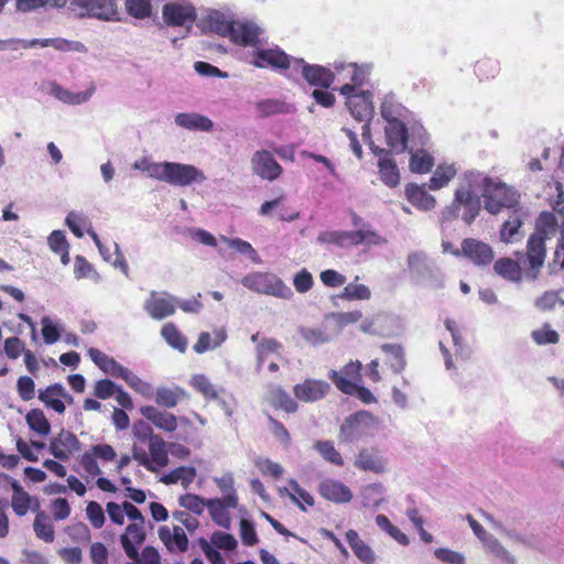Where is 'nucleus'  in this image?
<instances>
[{
	"mask_svg": "<svg viewBox=\"0 0 564 564\" xmlns=\"http://www.w3.org/2000/svg\"><path fill=\"white\" fill-rule=\"evenodd\" d=\"M380 112L387 122L384 128L387 144L393 151L397 153L405 152L409 141L413 144L426 143L427 133L424 127L409 109L397 100L394 94L384 95Z\"/></svg>",
	"mask_w": 564,
	"mask_h": 564,
	"instance_id": "obj_1",
	"label": "nucleus"
},
{
	"mask_svg": "<svg viewBox=\"0 0 564 564\" xmlns=\"http://www.w3.org/2000/svg\"><path fill=\"white\" fill-rule=\"evenodd\" d=\"M204 32H213L240 46H256L264 31L254 22L235 21L228 13L209 9L199 20Z\"/></svg>",
	"mask_w": 564,
	"mask_h": 564,
	"instance_id": "obj_2",
	"label": "nucleus"
},
{
	"mask_svg": "<svg viewBox=\"0 0 564 564\" xmlns=\"http://www.w3.org/2000/svg\"><path fill=\"white\" fill-rule=\"evenodd\" d=\"M480 180H482V173L474 171L464 173L455 191L453 203L441 213L442 223L452 221L460 216L467 225H470L476 219L481 209V200L476 193L481 188Z\"/></svg>",
	"mask_w": 564,
	"mask_h": 564,
	"instance_id": "obj_3",
	"label": "nucleus"
},
{
	"mask_svg": "<svg viewBox=\"0 0 564 564\" xmlns=\"http://www.w3.org/2000/svg\"><path fill=\"white\" fill-rule=\"evenodd\" d=\"M132 169L147 173L153 180L176 187H186L206 181L204 172L195 165L167 161L152 162L147 156L134 161Z\"/></svg>",
	"mask_w": 564,
	"mask_h": 564,
	"instance_id": "obj_4",
	"label": "nucleus"
},
{
	"mask_svg": "<svg viewBox=\"0 0 564 564\" xmlns=\"http://www.w3.org/2000/svg\"><path fill=\"white\" fill-rule=\"evenodd\" d=\"M556 217L549 212L540 214L536 220L535 232L532 234L527 243V259L529 264V276L532 280L538 278L540 268L545 260V240L556 232Z\"/></svg>",
	"mask_w": 564,
	"mask_h": 564,
	"instance_id": "obj_5",
	"label": "nucleus"
},
{
	"mask_svg": "<svg viewBox=\"0 0 564 564\" xmlns=\"http://www.w3.org/2000/svg\"><path fill=\"white\" fill-rule=\"evenodd\" d=\"M480 184L484 207L489 214L497 215L503 209L517 208L520 195L516 189L484 174Z\"/></svg>",
	"mask_w": 564,
	"mask_h": 564,
	"instance_id": "obj_6",
	"label": "nucleus"
},
{
	"mask_svg": "<svg viewBox=\"0 0 564 564\" xmlns=\"http://www.w3.org/2000/svg\"><path fill=\"white\" fill-rule=\"evenodd\" d=\"M406 263L410 279L414 284L435 290L444 288L442 270L426 253L413 251L409 253Z\"/></svg>",
	"mask_w": 564,
	"mask_h": 564,
	"instance_id": "obj_7",
	"label": "nucleus"
},
{
	"mask_svg": "<svg viewBox=\"0 0 564 564\" xmlns=\"http://www.w3.org/2000/svg\"><path fill=\"white\" fill-rule=\"evenodd\" d=\"M262 35H260V43L256 46H250L252 52L243 57L245 61L259 68L270 66L284 72L288 77L294 78L293 64L296 58L288 55L278 46L273 48H262Z\"/></svg>",
	"mask_w": 564,
	"mask_h": 564,
	"instance_id": "obj_8",
	"label": "nucleus"
},
{
	"mask_svg": "<svg viewBox=\"0 0 564 564\" xmlns=\"http://www.w3.org/2000/svg\"><path fill=\"white\" fill-rule=\"evenodd\" d=\"M241 283L248 290L274 296L282 300L293 297L292 289L286 285L276 274L271 272H251L245 275Z\"/></svg>",
	"mask_w": 564,
	"mask_h": 564,
	"instance_id": "obj_9",
	"label": "nucleus"
},
{
	"mask_svg": "<svg viewBox=\"0 0 564 564\" xmlns=\"http://www.w3.org/2000/svg\"><path fill=\"white\" fill-rule=\"evenodd\" d=\"M68 9L77 18L119 21L118 0H67Z\"/></svg>",
	"mask_w": 564,
	"mask_h": 564,
	"instance_id": "obj_10",
	"label": "nucleus"
},
{
	"mask_svg": "<svg viewBox=\"0 0 564 564\" xmlns=\"http://www.w3.org/2000/svg\"><path fill=\"white\" fill-rule=\"evenodd\" d=\"M164 23L171 28H180L182 37H186L197 19L195 7L186 0L165 3L162 8Z\"/></svg>",
	"mask_w": 564,
	"mask_h": 564,
	"instance_id": "obj_11",
	"label": "nucleus"
},
{
	"mask_svg": "<svg viewBox=\"0 0 564 564\" xmlns=\"http://www.w3.org/2000/svg\"><path fill=\"white\" fill-rule=\"evenodd\" d=\"M340 94L347 97L346 106L350 115L360 122H371L375 115L372 94L370 91H359L349 84H345L339 89Z\"/></svg>",
	"mask_w": 564,
	"mask_h": 564,
	"instance_id": "obj_12",
	"label": "nucleus"
},
{
	"mask_svg": "<svg viewBox=\"0 0 564 564\" xmlns=\"http://www.w3.org/2000/svg\"><path fill=\"white\" fill-rule=\"evenodd\" d=\"M376 423V417L368 411H358L345 419L340 426L339 440L354 443L367 434V429Z\"/></svg>",
	"mask_w": 564,
	"mask_h": 564,
	"instance_id": "obj_13",
	"label": "nucleus"
},
{
	"mask_svg": "<svg viewBox=\"0 0 564 564\" xmlns=\"http://www.w3.org/2000/svg\"><path fill=\"white\" fill-rule=\"evenodd\" d=\"M294 78L301 75L311 86L328 88L335 80V73L321 65L307 64L299 58L293 64Z\"/></svg>",
	"mask_w": 564,
	"mask_h": 564,
	"instance_id": "obj_14",
	"label": "nucleus"
},
{
	"mask_svg": "<svg viewBox=\"0 0 564 564\" xmlns=\"http://www.w3.org/2000/svg\"><path fill=\"white\" fill-rule=\"evenodd\" d=\"M251 171L265 181H275L283 172L282 166L269 150H257L250 160Z\"/></svg>",
	"mask_w": 564,
	"mask_h": 564,
	"instance_id": "obj_15",
	"label": "nucleus"
},
{
	"mask_svg": "<svg viewBox=\"0 0 564 564\" xmlns=\"http://www.w3.org/2000/svg\"><path fill=\"white\" fill-rule=\"evenodd\" d=\"M97 90V86L94 82L89 83L87 88L83 91H70L56 82L48 83L47 93L57 99L58 101L68 106H79L87 104Z\"/></svg>",
	"mask_w": 564,
	"mask_h": 564,
	"instance_id": "obj_16",
	"label": "nucleus"
},
{
	"mask_svg": "<svg viewBox=\"0 0 564 564\" xmlns=\"http://www.w3.org/2000/svg\"><path fill=\"white\" fill-rule=\"evenodd\" d=\"M176 297L166 292L152 291L145 300L143 308L153 319H164L175 313Z\"/></svg>",
	"mask_w": 564,
	"mask_h": 564,
	"instance_id": "obj_17",
	"label": "nucleus"
},
{
	"mask_svg": "<svg viewBox=\"0 0 564 564\" xmlns=\"http://www.w3.org/2000/svg\"><path fill=\"white\" fill-rule=\"evenodd\" d=\"M453 254L465 256L476 265L489 264L494 259L491 247L477 239L466 238L462 241V250L453 251Z\"/></svg>",
	"mask_w": 564,
	"mask_h": 564,
	"instance_id": "obj_18",
	"label": "nucleus"
},
{
	"mask_svg": "<svg viewBox=\"0 0 564 564\" xmlns=\"http://www.w3.org/2000/svg\"><path fill=\"white\" fill-rule=\"evenodd\" d=\"M80 443L75 434L62 430L50 442L48 451L57 459L66 462L74 452L79 451Z\"/></svg>",
	"mask_w": 564,
	"mask_h": 564,
	"instance_id": "obj_19",
	"label": "nucleus"
},
{
	"mask_svg": "<svg viewBox=\"0 0 564 564\" xmlns=\"http://www.w3.org/2000/svg\"><path fill=\"white\" fill-rule=\"evenodd\" d=\"M328 378L335 384V387L343 393L355 395L365 404L376 403L377 399L373 393L362 386H359L346 378H344L337 370H330Z\"/></svg>",
	"mask_w": 564,
	"mask_h": 564,
	"instance_id": "obj_20",
	"label": "nucleus"
},
{
	"mask_svg": "<svg viewBox=\"0 0 564 564\" xmlns=\"http://www.w3.org/2000/svg\"><path fill=\"white\" fill-rule=\"evenodd\" d=\"M330 390L329 383L323 380L306 379L295 384L293 393L296 399L303 402H315L323 399Z\"/></svg>",
	"mask_w": 564,
	"mask_h": 564,
	"instance_id": "obj_21",
	"label": "nucleus"
},
{
	"mask_svg": "<svg viewBox=\"0 0 564 564\" xmlns=\"http://www.w3.org/2000/svg\"><path fill=\"white\" fill-rule=\"evenodd\" d=\"M354 466L362 471L383 474L387 471V459L377 449L362 448L356 455Z\"/></svg>",
	"mask_w": 564,
	"mask_h": 564,
	"instance_id": "obj_22",
	"label": "nucleus"
},
{
	"mask_svg": "<svg viewBox=\"0 0 564 564\" xmlns=\"http://www.w3.org/2000/svg\"><path fill=\"white\" fill-rule=\"evenodd\" d=\"M319 495L334 503H347L352 499V492L344 482L335 479H324L318 485Z\"/></svg>",
	"mask_w": 564,
	"mask_h": 564,
	"instance_id": "obj_23",
	"label": "nucleus"
},
{
	"mask_svg": "<svg viewBox=\"0 0 564 564\" xmlns=\"http://www.w3.org/2000/svg\"><path fill=\"white\" fill-rule=\"evenodd\" d=\"M144 523H131L120 536V543L130 560H138L140 546L145 541Z\"/></svg>",
	"mask_w": 564,
	"mask_h": 564,
	"instance_id": "obj_24",
	"label": "nucleus"
},
{
	"mask_svg": "<svg viewBox=\"0 0 564 564\" xmlns=\"http://www.w3.org/2000/svg\"><path fill=\"white\" fill-rule=\"evenodd\" d=\"M518 261L510 258H501L494 264L495 272L503 279L511 282H519L522 279V271L519 262H528L527 256L523 252H516Z\"/></svg>",
	"mask_w": 564,
	"mask_h": 564,
	"instance_id": "obj_25",
	"label": "nucleus"
},
{
	"mask_svg": "<svg viewBox=\"0 0 564 564\" xmlns=\"http://www.w3.org/2000/svg\"><path fill=\"white\" fill-rule=\"evenodd\" d=\"M429 142V140L426 141ZM427 143L425 144H413L412 142H408V149L405 151H409L411 154L410 159V170L413 173L424 174L432 170L434 165V158L423 150Z\"/></svg>",
	"mask_w": 564,
	"mask_h": 564,
	"instance_id": "obj_26",
	"label": "nucleus"
},
{
	"mask_svg": "<svg viewBox=\"0 0 564 564\" xmlns=\"http://www.w3.org/2000/svg\"><path fill=\"white\" fill-rule=\"evenodd\" d=\"M482 518L500 534L510 539L511 541L522 544L528 547L534 546V538L527 536L516 529L508 528L501 520L496 519L492 514L481 511Z\"/></svg>",
	"mask_w": 564,
	"mask_h": 564,
	"instance_id": "obj_27",
	"label": "nucleus"
},
{
	"mask_svg": "<svg viewBox=\"0 0 564 564\" xmlns=\"http://www.w3.org/2000/svg\"><path fill=\"white\" fill-rule=\"evenodd\" d=\"M174 121L176 126L189 131L209 132L214 127L208 117L197 112H180L175 116Z\"/></svg>",
	"mask_w": 564,
	"mask_h": 564,
	"instance_id": "obj_28",
	"label": "nucleus"
},
{
	"mask_svg": "<svg viewBox=\"0 0 564 564\" xmlns=\"http://www.w3.org/2000/svg\"><path fill=\"white\" fill-rule=\"evenodd\" d=\"M159 538L171 552H185L188 547L187 536L181 527H174L173 532L166 527H161Z\"/></svg>",
	"mask_w": 564,
	"mask_h": 564,
	"instance_id": "obj_29",
	"label": "nucleus"
},
{
	"mask_svg": "<svg viewBox=\"0 0 564 564\" xmlns=\"http://www.w3.org/2000/svg\"><path fill=\"white\" fill-rule=\"evenodd\" d=\"M140 413L158 429L165 432H173L177 427V420L174 414L161 412L152 405L142 406Z\"/></svg>",
	"mask_w": 564,
	"mask_h": 564,
	"instance_id": "obj_30",
	"label": "nucleus"
},
{
	"mask_svg": "<svg viewBox=\"0 0 564 564\" xmlns=\"http://www.w3.org/2000/svg\"><path fill=\"white\" fill-rule=\"evenodd\" d=\"M333 68L336 74H341L344 72L349 73V85H351L355 89L356 86H361L366 80L368 75L370 74V65H357L356 63H344V62H334Z\"/></svg>",
	"mask_w": 564,
	"mask_h": 564,
	"instance_id": "obj_31",
	"label": "nucleus"
},
{
	"mask_svg": "<svg viewBox=\"0 0 564 564\" xmlns=\"http://www.w3.org/2000/svg\"><path fill=\"white\" fill-rule=\"evenodd\" d=\"M346 540L352 550L356 557L364 564H373L376 562V554L372 549L365 543L359 536L358 532L350 529L346 532Z\"/></svg>",
	"mask_w": 564,
	"mask_h": 564,
	"instance_id": "obj_32",
	"label": "nucleus"
},
{
	"mask_svg": "<svg viewBox=\"0 0 564 564\" xmlns=\"http://www.w3.org/2000/svg\"><path fill=\"white\" fill-rule=\"evenodd\" d=\"M88 355L97 367H99L105 373L112 377L120 378L126 369V367L117 362L112 357L97 348H89Z\"/></svg>",
	"mask_w": 564,
	"mask_h": 564,
	"instance_id": "obj_33",
	"label": "nucleus"
},
{
	"mask_svg": "<svg viewBox=\"0 0 564 564\" xmlns=\"http://www.w3.org/2000/svg\"><path fill=\"white\" fill-rule=\"evenodd\" d=\"M227 339V333L224 328L214 329L213 334L203 332L199 334L197 341L193 349L197 354H204L208 350H214L219 347Z\"/></svg>",
	"mask_w": 564,
	"mask_h": 564,
	"instance_id": "obj_34",
	"label": "nucleus"
},
{
	"mask_svg": "<svg viewBox=\"0 0 564 564\" xmlns=\"http://www.w3.org/2000/svg\"><path fill=\"white\" fill-rule=\"evenodd\" d=\"M524 213L521 208H516L512 212V215L502 224L500 229V239L506 243L513 242L518 240L520 236L519 229L522 226V216Z\"/></svg>",
	"mask_w": 564,
	"mask_h": 564,
	"instance_id": "obj_35",
	"label": "nucleus"
},
{
	"mask_svg": "<svg viewBox=\"0 0 564 564\" xmlns=\"http://www.w3.org/2000/svg\"><path fill=\"white\" fill-rule=\"evenodd\" d=\"M405 195L409 202L420 209L431 210L435 207V198L419 185L409 184L405 188Z\"/></svg>",
	"mask_w": 564,
	"mask_h": 564,
	"instance_id": "obj_36",
	"label": "nucleus"
},
{
	"mask_svg": "<svg viewBox=\"0 0 564 564\" xmlns=\"http://www.w3.org/2000/svg\"><path fill=\"white\" fill-rule=\"evenodd\" d=\"M269 401L274 408L281 409L288 413H294L299 408L297 402L279 386L270 388Z\"/></svg>",
	"mask_w": 564,
	"mask_h": 564,
	"instance_id": "obj_37",
	"label": "nucleus"
},
{
	"mask_svg": "<svg viewBox=\"0 0 564 564\" xmlns=\"http://www.w3.org/2000/svg\"><path fill=\"white\" fill-rule=\"evenodd\" d=\"M11 487L13 490L11 500L12 509L17 516L23 517L31 508L33 497H31L17 480L11 482Z\"/></svg>",
	"mask_w": 564,
	"mask_h": 564,
	"instance_id": "obj_38",
	"label": "nucleus"
},
{
	"mask_svg": "<svg viewBox=\"0 0 564 564\" xmlns=\"http://www.w3.org/2000/svg\"><path fill=\"white\" fill-rule=\"evenodd\" d=\"M316 241L321 245H334L339 248L352 247L351 231L326 230L318 234Z\"/></svg>",
	"mask_w": 564,
	"mask_h": 564,
	"instance_id": "obj_39",
	"label": "nucleus"
},
{
	"mask_svg": "<svg viewBox=\"0 0 564 564\" xmlns=\"http://www.w3.org/2000/svg\"><path fill=\"white\" fill-rule=\"evenodd\" d=\"M359 276L356 275L354 281L345 285L343 291L338 294L340 300L345 301H367L371 299L370 289L365 285L357 283Z\"/></svg>",
	"mask_w": 564,
	"mask_h": 564,
	"instance_id": "obj_40",
	"label": "nucleus"
},
{
	"mask_svg": "<svg viewBox=\"0 0 564 564\" xmlns=\"http://www.w3.org/2000/svg\"><path fill=\"white\" fill-rule=\"evenodd\" d=\"M381 350L389 357L388 362L394 373L402 372L406 367L404 349L399 344H383Z\"/></svg>",
	"mask_w": 564,
	"mask_h": 564,
	"instance_id": "obj_41",
	"label": "nucleus"
},
{
	"mask_svg": "<svg viewBox=\"0 0 564 564\" xmlns=\"http://www.w3.org/2000/svg\"><path fill=\"white\" fill-rule=\"evenodd\" d=\"M33 530L35 535L46 543H52L55 539V532L50 517L44 511H37Z\"/></svg>",
	"mask_w": 564,
	"mask_h": 564,
	"instance_id": "obj_42",
	"label": "nucleus"
},
{
	"mask_svg": "<svg viewBox=\"0 0 564 564\" xmlns=\"http://www.w3.org/2000/svg\"><path fill=\"white\" fill-rule=\"evenodd\" d=\"M186 395L185 391L178 387L174 389L160 387L155 392V402L160 406L174 408Z\"/></svg>",
	"mask_w": 564,
	"mask_h": 564,
	"instance_id": "obj_43",
	"label": "nucleus"
},
{
	"mask_svg": "<svg viewBox=\"0 0 564 564\" xmlns=\"http://www.w3.org/2000/svg\"><path fill=\"white\" fill-rule=\"evenodd\" d=\"M196 476V469L194 467H178L170 471L169 474L161 477V481L165 485H172L181 481L184 488H187Z\"/></svg>",
	"mask_w": 564,
	"mask_h": 564,
	"instance_id": "obj_44",
	"label": "nucleus"
},
{
	"mask_svg": "<svg viewBox=\"0 0 564 564\" xmlns=\"http://www.w3.org/2000/svg\"><path fill=\"white\" fill-rule=\"evenodd\" d=\"M384 487L380 482L370 484L361 491V501L365 508H378L383 501Z\"/></svg>",
	"mask_w": 564,
	"mask_h": 564,
	"instance_id": "obj_45",
	"label": "nucleus"
},
{
	"mask_svg": "<svg viewBox=\"0 0 564 564\" xmlns=\"http://www.w3.org/2000/svg\"><path fill=\"white\" fill-rule=\"evenodd\" d=\"M210 518L219 527L229 529L230 528V516L226 509V505L221 499L214 498L207 499V506Z\"/></svg>",
	"mask_w": 564,
	"mask_h": 564,
	"instance_id": "obj_46",
	"label": "nucleus"
},
{
	"mask_svg": "<svg viewBox=\"0 0 564 564\" xmlns=\"http://www.w3.org/2000/svg\"><path fill=\"white\" fill-rule=\"evenodd\" d=\"M29 427L41 436H46L51 432V424L44 412L40 409H32L25 415Z\"/></svg>",
	"mask_w": 564,
	"mask_h": 564,
	"instance_id": "obj_47",
	"label": "nucleus"
},
{
	"mask_svg": "<svg viewBox=\"0 0 564 564\" xmlns=\"http://www.w3.org/2000/svg\"><path fill=\"white\" fill-rule=\"evenodd\" d=\"M381 181L389 187H395L400 183V174L397 163L392 158L378 161Z\"/></svg>",
	"mask_w": 564,
	"mask_h": 564,
	"instance_id": "obj_48",
	"label": "nucleus"
},
{
	"mask_svg": "<svg viewBox=\"0 0 564 564\" xmlns=\"http://www.w3.org/2000/svg\"><path fill=\"white\" fill-rule=\"evenodd\" d=\"M301 337L311 346H318L326 344L332 340L330 334L326 330V327H306L301 326L299 328Z\"/></svg>",
	"mask_w": 564,
	"mask_h": 564,
	"instance_id": "obj_49",
	"label": "nucleus"
},
{
	"mask_svg": "<svg viewBox=\"0 0 564 564\" xmlns=\"http://www.w3.org/2000/svg\"><path fill=\"white\" fill-rule=\"evenodd\" d=\"M164 340L174 349L184 352L187 348L186 337L176 328L173 323H167L161 328Z\"/></svg>",
	"mask_w": 564,
	"mask_h": 564,
	"instance_id": "obj_50",
	"label": "nucleus"
},
{
	"mask_svg": "<svg viewBox=\"0 0 564 564\" xmlns=\"http://www.w3.org/2000/svg\"><path fill=\"white\" fill-rule=\"evenodd\" d=\"M167 444L159 435L151 437L149 442V452L151 455V463L159 467H164L169 464Z\"/></svg>",
	"mask_w": 564,
	"mask_h": 564,
	"instance_id": "obj_51",
	"label": "nucleus"
},
{
	"mask_svg": "<svg viewBox=\"0 0 564 564\" xmlns=\"http://www.w3.org/2000/svg\"><path fill=\"white\" fill-rule=\"evenodd\" d=\"M455 174L456 169L454 165H438L433 176L430 178L429 188L436 191L446 186Z\"/></svg>",
	"mask_w": 564,
	"mask_h": 564,
	"instance_id": "obj_52",
	"label": "nucleus"
},
{
	"mask_svg": "<svg viewBox=\"0 0 564 564\" xmlns=\"http://www.w3.org/2000/svg\"><path fill=\"white\" fill-rule=\"evenodd\" d=\"M191 386L206 400H217L218 390L205 375H195L191 378Z\"/></svg>",
	"mask_w": 564,
	"mask_h": 564,
	"instance_id": "obj_53",
	"label": "nucleus"
},
{
	"mask_svg": "<svg viewBox=\"0 0 564 564\" xmlns=\"http://www.w3.org/2000/svg\"><path fill=\"white\" fill-rule=\"evenodd\" d=\"M313 447L326 462L339 467L344 465V459L340 453L335 448L330 441H316Z\"/></svg>",
	"mask_w": 564,
	"mask_h": 564,
	"instance_id": "obj_54",
	"label": "nucleus"
},
{
	"mask_svg": "<svg viewBox=\"0 0 564 564\" xmlns=\"http://www.w3.org/2000/svg\"><path fill=\"white\" fill-rule=\"evenodd\" d=\"M377 525L384 532H387L392 539H394L401 545H408L410 540L398 527L393 525L384 514H378L376 517Z\"/></svg>",
	"mask_w": 564,
	"mask_h": 564,
	"instance_id": "obj_55",
	"label": "nucleus"
},
{
	"mask_svg": "<svg viewBox=\"0 0 564 564\" xmlns=\"http://www.w3.org/2000/svg\"><path fill=\"white\" fill-rule=\"evenodd\" d=\"M352 246L367 245L379 246L387 242V240L379 236L376 231L369 229H359L351 231Z\"/></svg>",
	"mask_w": 564,
	"mask_h": 564,
	"instance_id": "obj_56",
	"label": "nucleus"
},
{
	"mask_svg": "<svg viewBox=\"0 0 564 564\" xmlns=\"http://www.w3.org/2000/svg\"><path fill=\"white\" fill-rule=\"evenodd\" d=\"M122 380L127 382V384L141 393L144 397H151L153 392V388L150 383L140 379L137 375H134L130 369L126 368L122 375L120 376Z\"/></svg>",
	"mask_w": 564,
	"mask_h": 564,
	"instance_id": "obj_57",
	"label": "nucleus"
},
{
	"mask_svg": "<svg viewBox=\"0 0 564 564\" xmlns=\"http://www.w3.org/2000/svg\"><path fill=\"white\" fill-rule=\"evenodd\" d=\"M557 303L564 305V296H561L560 291H545L535 299L534 306L539 311L546 312L552 311Z\"/></svg>",
	"mask_w": 564,
	"mask_h": 564,
	"instance_id": "obj_58",
	"label": "nucleus"
},
{
	"mask_svg": "<svg viewBox=\"0 0 564 564\" xmlns=\"http://www.w3.org/2000/svg\"><path fill=\"white\" fill-rule=\"evenodd\" d=\"M281 347L280 343L273 338H264L257 345V371L260 372L261 367L270 354L278 351Z\"/></svg>",
	"mask_w": 564,
	"mask_h": 564,
	"instance_id": "obj_59",
	"label": "nucleus"
},
{
	"mask_svg": "<svg viewBox=\"0 0 564 564\" xmlns=\"http://www.w3.org/2000/svg\"><path fill=\"white\" fill-rule=\"evenodd\" d=\"M66 3L67 0H17V9L22 12H29L44 6L62 8Z\"/></svg>",
	"mask_w": 564,
	"mask_h": 564,
	"instance_id": "obj_60",
	"label": "nucleus"
},
{
	"mask_svg": "<svg viewBox=\"0 0 564 564\" xmlns=\"http://www.w3.org/2000/svg\"><path fill=\"white\" fill-rule=\"evenodd\" d=\"M127 12L137 19H144L151 14L150 0H126Z\"/></svg>",
	"mask_w": 564,
	"mask_h": 564,
	"instance_id": "obj_61",
	"label": "nucleus"
},
{
	"mask_svg": "<svg viewBox=\"0 0 564 564\" xmlns=\"http://www.w3.org/2000/svg\"><path fill=\"white\" fill-rule=\"evenodd\" d=\"M531 336L538 345L557 344L560 340L558 333L552 329L549 324L533 330Z\"/></svg>",
	"mask_w": 564,
	"mask_h": 564,
	"instance_id": "obj_62",
	"label": "nucleus"
},
{
	"mask_svg": "<svg viewBox=\"0 0 564 564\" xmlns=\"http://www.w3.org/2000/svg\"><path fill=\"white\" fill-rule=\"evenodd\" d=\"M180 506L192 511L195 514H202L204 512L205 507L207 506V500L200 498L194 494H186L178 498Z\"/></svg>",
	"mask_w": 564,
	"mask_h": 564,
	"instance_id": "obj_63",
	"label": "nucleus"
},
{
	"mask_svg": "<svg viewBox=\"0 0 564 564\" xmlns=\"http://www.w3.org/2000/svg\"><path fill=\"white\" fill-rule=\"evenodd\" d=\"M392 318L386 314H377L371 319H366L360 325V329L364 333L368 334H379L384 335V330L382 329V325L387 322H391Z\"/></svg>",
	"mask_w": 564,
	"mask_h": 564,
	"instance_id": "obj_64",
	"label": "nucleus"
}]
</instances>
